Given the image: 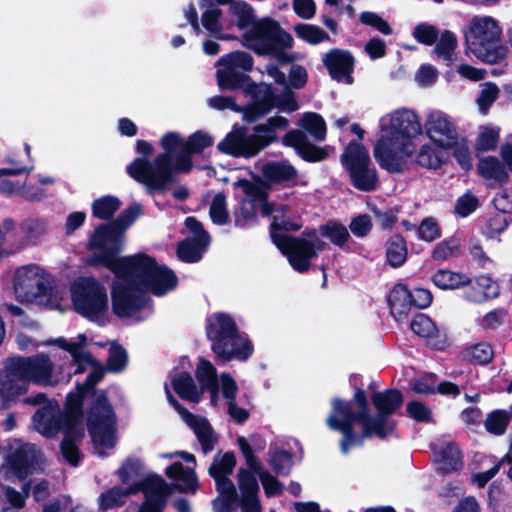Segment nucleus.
I'll list each match as a JSON object with an SVG mask.
<instances>
[{
    "label": "nucleus",
    "mask_w": 512,
    "mask_h": 512,
    "mask_svg": "<svg viewBox=\"0 0 512 512\" xmlns=\"http://www.w3.org/2000/svg\"><path fill=\"white\" fill-rule=\"evenodd\" d=\"M370 399L375 408L374 416L370 414L368 396L362 387L354 388L349 401L339 397L331 401V413L325 423L330 430L342 433L339 446L343 454L353 446H362L365 439L385 440L396 430L397 422L391 416L403 406V393L397 388H388L374 391Z\"/></svg>",
    "instance_id": "obj_1"
},
{
    "label": "nucleus",
    "mask_w": 512,
    "mask_h": 512,
    "mask_svg": "<svg viewBox=\"0 0 512 512\" xmlns=\"http://www.w3.org/2000/svg\"><path fill=\"white\" fill-rule=\"evenodd\" d=\"M141 214L142 205L134 203L122 210L115 219L99 224L86 244L90 252L86 264L93 268H105L121 259L125 232Z\"/></svg>",
    "instance_id": "obj_2"
},
{
    "label": "nucleus",
    "mask_w": 512,
    "mask_h": 512,
    "mask_svg": "<svg viewBox=\"0 0 512 512\" xmlns=\"http://www.w3.org/2000/svg\"><path fill=\"white\" fill-rule=\"evenodd\" d=\"M160 145L163 152L153 162L148 158L137 157L127 167V174L136 182L146 186L149 193L164 192L175 182L174 173L177 169V155L184 150L185 141L177 132L165 133Z\"/></svg>",
    "instance_id": "obj_3"
},
{
    "label": "nucleus",
    "mask_w": 512,
    "mask_h": 512,
    "mask_svg": "<svg viewBox=\"0 0 512 512\" xmlns=\"http://www.w3.org/2000/svg\"><path fill=\"white\" fill-rule=\"evenodd\" d=\"M105 268L116 278L130 279L143 291L155 296H163L178 285L176 273L166 265H159L153 256L146 253L124 256Z\"/></svg>",
    "instance_id": "obj_4"
},
{
    "label": "nucleus",
    "mask_w": 512,
    "mask_h": 512,
    "mask_svg": "<svg viewBox=\"0 0 512 512\" xmlns=\"http://www.w3.org/2000/svg\"><path fill=\"white\" fill-rule=\"evenodd\" d=\"M91 367L92 370L85 381L77 383L80 389L95 398L87 411V430L96 446L113 448L116 444V415L108 399L107 391L96 389V385L104 379L107 369L99 361H96Z\"/></svg>",
    "instance_id": "obj_5"
},
{
    "label": "nucleus",
    "mask_w": 512,
    "mask_h": 512,
    "mask_svg": "<svg viewBox=\"0 0 512 512\" xmlns=\"http://www.w3.org/2000/svg\"><path fill=\"white\" fill-rule=\"evenodd\" d=\"M205 334L218 365L232 360L245 362L254 353L252 341L240 335L235 319L228 313L210 315L206 320Z\"/></svg>",
    "instance_id": "obj_6"
},
{
    "label": "nucleus",
    "mask_w": 512,
    "mask_h": 512,
    "mask_svg": "<svg viewBox=\"0 0 512 512\" xmlns=\"http://www.w3.org/2000/svg\"><path fill=\"white\" fill-rule=\"evenodd\" d=\"M245 46L259 56H269L285 66L298 60V55L290 53L294 45L293 37L280 23L271 17H264L243 34Z\"/></svg>",
    "instance_id": "obj_7"
},
{
    "label": "nucleus",
    "mask_w": 512,
    "mask_h": 512,
    "mask_svg": "<svg viewBox=\"0 0 512 512\" xmlns=\"http://www.w3.org/2000/svg\"><path fill=\"white\" fill-rule=\"evenodd\" d=\"M87 396L90 394L76 384V390L66 396L63 411H60L56 401L40 406L32 416L35 429L43 436L52 438L60 432L61 427L84 428L83 405Z\"/></svg>",
    "instance_id": "obj_8"
},
{
    "label": "nucleus",
    "mask_w": 512,
    "mask_h": 512,
    "mask_svg": "<svg viewBox=\"0 0 512 512\" xmlns=\"http://www.w3.org/2000/svg\"><path fill=\"white\" fill-rule=\"evenodd\" d=\"M501 34L502 29L494 18L475 17L465 32V39L478 58L489 64H498L507 56V48L500 44Z\"/></svg>",
    "instance_id": "obj_9"
},
{
    "label": "nucleus",
    "mask_w": 512,
    "mask_h": 512,
    "mask_svg": "<svg viewBox=\"0 0 512 512\" xmlns=\"http://www.w3.org/2000/svg\"><path fill=\"white\" fill-rule=\"evenodd\" d=\"M340 162L348 173L350 184L358 191L372 192L378 188L379 176L366 147L351 140L340 155Z\"/></svg>",
    "instance_id": "obj_10"
},
{
    "label": "nucleus",
    "mask_w": 512,
    "mask_h": 512,
    "mask_svg": "<svg viewBox=\"0 0 512 512\" xmlns=\"http://www.w3.org/2000/svg\"><path fill=\"white\" fill-rule=\"evenodd\" d=\"M74 310L91 322H99L108 311L107 290L92 276L79 277L71 285Z\"/></svg>",
    "instance_id": "obj_11"
},
{
    "label": "nucleus",
    "mask_w": 512,
    "mask_h": 512,
    "mask_svg": "<svg viewBox=\"0 0 512 512\" xmlns=\"http://www.w3.org/2000/svg\"><path fill=\"white\" fill-rule=\"evenodd\" d=\"M118 279L111 286V307L112 313L123 319L144 309L149 298L144 295L141 286L130 279Z\"/></svg>",
    "instance_id": "obj_12"
},
{
    "label": "nucleus",
    "mask_w": 512,
    "mask_h": 512,
    "mask_svg": "<svg viewBox=\"0 0 512 512\" xmlns=\"http://www.w3.org/2000/svg\"><path fill=\"white\" fill-rule=\"evenodd\" d=\"M422 133L418 115L409 109L397 110L390 119V145L407 156L414 151L412 139Z\"/></svg>",
    "instance_id": "obj_13"
},
{
    "label": "nucleus",
    "mask_w": 512,
    "mask_h": 512,
    "mask_svg": "<svg viewBox=\"0 0 512 512\" xmlns=\"http://www.w3.org/2000/svg\"><path fill=\"white\" fill-rule=\"evenodd\" d=\"M274 245L287 257L291 267L306 273L311 267V260L318 256L314 251L313 242L299 236H276Z\"/></svg>",
    "instance_id": "obj_14"
},
{
    "label": "nucleus",
    "mask_w": 512,
    "mask_h": 512,
    "mask_svg": "<svg viewBox=\"0 0 512 512\" xmlns=\"http://www.w3.org/2000/svg\"><path fill=\"white\" fill-rule=\"evenodd\" d=\"M245 95L251 97V102L242 109L243 120L247 123H254L268 115L277 105L275 87L271 83H251L246 87Z\"/></svg>",
    "instance_id": "obj_15"
},
{
    "label": "nucleus",
    "mask_w": 512,
    "mask_h": 512,
    "mask_svg": "<svg viewBox=\"0 0 512 512\" xmlns=\"http://www.w3.org/2000/svg\"><path fill=\"white\" fill-rule=\"evenodd\" d=\"M17 364V369L24 377L27 385L32 382L35 384L48 385L51 383L53 373V363L48 355L39 353L36 355L12 356Z\"/></svg>",
    "instance_id": "obj_16"
},
{
    "label": "nucleus",
    "mask_w": 512,
    "mask_h": 512,
    "mask_svg": "<svg viewBox=\"0 0 512 512\" xmlns=\"http://www.w3.org/2000/svg\"><path fill=\"white\" fill-rule=\"evenodd\" d=\"M425 129L427 136L440 148L450 149L458 144L455 124L443 112L430 113L425 122Z\"/></svg>",
    "instance_id": "obj_17"
},
{
    "label": "nucleus",
    "mask_w": 512,
    "mask_h": 512,
    "mask_svg": "<svg viewBox=\"0 0 512 512\" xmlns=\"http://www.w3.org/2000/svg\"><path fill=\"white\" fill-rule=\"evenodd\" d=\"M329 76L337 82L348 85L354 83L353 73L355 69V57L351 51L340 48H332L322 58Z\"/></svg>",
    "instance_id": "obj_18"
},
{
    "label": "nucleus",
    "mask_w": 512,
    "mask_h": 512,
    "mask_svg": "<svg viewBox=\"0 0 512 512\" xmlns=\"http://www.w3.org/2000/svg\"><path fill=\"white\" fill-rule=\"evenodd\" d=\"M16 367L13 357H8L0 370V396L4 402L15 401L27 392L28 385Z\"/></svg>",
    "instance_id": "obj_19"
},
{
    "label": "nucleus",
    "mask_w": 512,
    "mask_h": 512,
    "mask_svg": "<svg viewBox=\"0 0 512 512\" xmlns=\"http://www.w3.org/2000/svg\"><path fill=\"white\" fill-rule=\"evenodd\" d=\"M286 147H291L306 162H321L328 157L325 148L311 143L306 134L298 129L289 130L281 139Z\"/></svg>",
    "instance_id": "obj_20"
},
{
    "label": "nucleus",
    "mask_w": 512,
    "mask_h": 512,
    "mask_svg": "<svg viewBox=\"0 0 512 512\" xmlns=\"http://www.w3.org/2000/svg\"><path fill=\"white\" fill-rule=\"evenodd\" d=\"M172 407L181 415L185 423L193 429L204 453L214 449L217 437L209 421L204 417H199L185 408L179 401Z\"/></svg>",
    "instance_id": "obj_21"
},
{
    "label": "nucleus",
    "mask_w": 512,
    "mask_h": 512,
    "mask_svg": "<svg viewBox=\"0 0 512 512\" xmlns=\"http://www.w3.org/2000/svg\"><path fill=\"white\" fill-rule=\"evenodd\" d=\"M214 139L203 131H196L185 141L184 150L177 155V169L180 173H189L193 168L192 155L202 153L213 145Z\"/></svg>",
    "instance_id": "obj_22"
},
{
    "label": "nucleus",
    "mask_w": 512,
    "mask_h": 512,
    "mask_svg": "<svg viewBox=\"0 0 512 512\" xmlns=\"http://www.w3.org/2000/svg\"><path fill=\"white\" fill-rule=\"evenodd\" d=\"M234 188H241L245 195L252 199V201L261 202V214L263 217H273L275 214V205L269 202L268 184H266L261 177L254 175V180L250 181L246 178H240L233 183Z\"/></svg>",
    "instance_id": "obj_23"
},
{
    "label": "nucleus",
    "mask_w": 512,
    "mask_h": 512,
    "mask_svg": "<svg viewBox=\"0 0 512 512\" xmlns=\"http://www.w3.org/2000/svg\"><path fill=\"white\" fill-rule=\"evenodd\" d=\"M63 439L60 443V452L64 460L72 467H78L83 459L80 444L85 437L84 428L61 427Z\"/></svg>",
    "instance_id": "obj_24"
},
{
    "label": "nucleus",
    "mask_w": 512,
    "mask_h": 512,
    "mask_svg": "<svg viewBox=\"0 0 512 512\" xmlns=\"http://www.w3.org/2000/svg\"><path fill=\"white\" fill-rule=\"evenodd\" d=\"M373 156L378 165L388 173L401 174L407 169L405 158L398 155L383 138L374 145Z\"/></svg>",
    "instance_id": "obj_25"
},
{
    "label": "nucleus",
    "mask_w": 512,
    "mask_h": 512,
    "mask_svg": "<svg viewBox=\"0 0 512 512\" xmlns=\"http://www.w3.org/2000/svg\"><path fill=\"white\" fill-rule=\"evenodd\" d=\"M165 475L177 482H182L175 486L180 493H195L199 489V482L194 468L184 467V465L176 461L165 469Z\"/></svg>",
    "instance_id": "obj_26"
},
{
    "label": "nucleus",
    "mask_w": 512,
    "mask_h": 512,
    "mask_svg": "<svg viewBox=\"0 0 512 512\" xmlns=\"http://www.w3.org/2000/svg\"><path fill=\"white\" fill-rule=\"evenodd\" d=\"M479 175L485 180H492L489 186L501 187L509 182L510 170L495 156H486L479 159L477 164Z\"/></svg>",
    "instance_id": "obj_27"
},
{
    "label": "nucleus",
    "mask_w": 512,
    "mask_h": 512,
    "mask_svg": "<svg viewBox=\"0 0 512 512\" xmlns=\"http://www.w3.org/2000/svg\"><path fill=\"white\" fill-rule=\"evenodd\" d=\"M410 297V289L403 283L395 284L390 291L387 302L397 322H404L408 319L412 310Z\"/></svg>",
    "instance_id": "obj_28"
},
{
    "label": "nucleus",
    "mask_w": 512,
    "mask_h": 512,
    "mask_svg": "<svg viewBox=\"0 0 512 512\" xmlns=\"http://www.w3.org/2000/svg\"><path fill=\"white\" fill-rule=\"evenodd\" d=\"M263 181L270 187L271 184L291 182L297 177L296 168L287 162L270 161L262 166Z\"/></svg>",
    "instance_id": "obj_29"
},
{
    "label": "nucleus",
    "mask_w": 512,
    "mask_h": 512,
    "mask_svg": "<svg viewBox=\"0 0 512 512\" xmlns=\"http://www.w3.org/2000/svg\"><path fill=\"white\" fill-rule=\"evenodd\" d=\"M39 275L32 266L18 268L13 278V289L22 301L31 302V295Z\"/></svg>",
    "instance_id": "obj_30"
},
{
    "label": "nucleus",
    "mask_w": 512,
    "mask_h": 512,
    "mask_svg": "<svg viewBox=\"0 0 512 512\" xmlns=\"http://www.w3.org/2000/svg\"><path fill=\"white\" fill-rule=\"evenodd\" d=\"M436 457L438 472L442 475L458 471L463 466L461 450L454 442L444 444Z\"/></svg>",
    "instance_id": "obj_31"
},
{
    "label": "nucleus",
    "mask_w": 512,
    "mask_h": 512,
    "mask_svg": "<svg viewBox=\"0 0 512 512\" xmlns=\"http://www.w3.org/2000/svg\"><path fill=\"white\" fill-rule=\"evenodd\" d=\"M171 385L175 393L183 400L199 403L202 399V391L196 386L189 372L183 371L171 379Z\"/></svg>",
    "instance_id": "obj_32"
},
{
    "label": "nucleus",
    "mask_w": 512,
    "mask_h": 512,
    "mask_svg": "<svg viewBox=\"0 0 512 512\" xmlns=\"http://www.w3.org/2000/svg\"><path fill=\"white\" fill-rule=\"evenodd\" d=\"M211 241L185 238L181 240L177 245V257L185 263H197L199 262L205 251L208 249Z\"/></svg>",
    "instance_id": "obj_33"
},
{
    "label": "nucleus",
    "mask_w": 512,
    "mask_h": 512,
    "mask_svg": "<svg viewBox=\"0 0 512 512\" xmlns=\"http://www.w3.org/2000/svg\"><path fill=\"white\" fill-rule=\"evenodd\" d=\"M385 247L386 262L392 268H400L406 263L408 247L405 238L401 234L395 233L391 235L387 239Z\"/></svg>",
    "instance_id": "obj_34"
},
{
    "label": "nucleus",
    "mask_w": 512,
    "mask_h": 512,
    "mask_svg": "<svg viewBox=\"0 0 512 512\" xmlns=\"http://www.w3.org/2000/svg\"><path fill=\"white\" fill-rule=\"evenodd\" d=\"M217 83L221 90L234 91L243 89L245 92L246 87L254 83L251 77L243 72L231 69L228 66H223V69L217 71Z\"/></svg>",
    "instance_id": "obj_35"
},
{
    "label": "nucleus",
    "mask_w": 512,
    "mask_h": 512,
    "mask_svg": "<svg viewBox=\"0 0 512 512\" xmlns=\"http://www.w3.org/2000/svg\"><path fill=\"white\" fill-rule=\"evenodd\" d=\"M431 280L441 290H456L471 284V279L466 274L447 269H438Z\"/></svg>",
    "instance_id": "obj_36"
},
{
    "label": "nucleus",
    "mask_w": 512,
    "mask_h": 512,
    "mask_svg": "<svg viewBox=\"0 0 512 512\" xmlns=\"http://www.w3.org/2000/svg\"><path fill=\"white\" fill-rule=\"evenodd\" d=\"M273 138L264 137L262 133L248 134L245 127L242 149L240 150V157L251 158L259 154L262 150L267 148L273 143Z\"/></svg>",
    "instance_id": "obj_37"
},
{
    "label": "nucleus",
    "mask_w": 512,
    "mask_h": 512,
    "mask_svg": "<svg viewBox=\"0 0 512 512\" xmlns=\"http://www.w3.org/2000/svg\"><path fill=\"white\" fill-rule=\"evenodd\" d=\"M318 232L322 237L328 238L332 244L342 249L350 238L346 226L336 220H329L325 224L320 225Z\"/></svg>",
    "instance_id": "obj_38"
},
{
    "label": "nucleus",
    "mask_w": 512,
    "mask_h": 512,
    "mask_svg": "<svg viewBox=\"0 0 512 512\" xmlns=\"http://www.w3.org/2000/svg\"><path fill=\"white\" fill-rule=\"evenodd\" d=\"M119 198L105 195L97 198L92 203V215L94 218L110 221L121 206Z\"/></svg>",
    "instance_id": "obj_39"
},
{
    "label": "nucleus",
    "mask_w": 512,
    "mask_h": 512,
    "mask_svg": "<svg viewBox=\"0 0 512 512\" xmlns=\"http://www.w3.org/2000/svg\"><path fill=\"white\" fill-rule=\"evenodd\" d=\"M268 463L273 471L280 476H288L293 466V453L279 447L270 449Z\"/></svg>",
    "instance_id": "obj_40"
},
{
    "label": "nucleus",
    "mask_w": 512,
    "mask_h": 512,
    "mask_svg": "<svg viewBox=\"0 0 512 512\" xmlns=\"http://www.w3.org/2000/svg\"><path fill=\"white\" fill-rule=\"evenodd\" d=\"M195 377L200 385L202 393L205 392V389H212L215 391L216 385L219 384L216 368L209 360L204 358H200L197 364Z\"/></svg>",
    "instance_id": "obj_41"
},
{
    "label": "nucleus",
    "mask_w": 512,
    "mask_h": 512,
    "mask_svg": "<svg viewBox=\"0 0 512 512\" xmlns=\"http://www.w3.org/2000/svg\"><path fill=\"white\" fill-rule=\"evenodd\" d=\"M300 126L316 141L326 138V123L324 118L316 112H306L300 119Z\"/></svg>",
    "instance_id": "obj_42"
},
{
    "label": "nucleus",
    "mask_w": 512,
    "mask_h": 512,
    "mask_svg": "<svg viewBox=\"0 0 512 512\" xmlns=\"http://www.w3.org/2000/svg\"><path fill=\"white\" fill-rule=\"evenodd\" d=\"M244 131V126L234 128L218 143L217 149L223 154L239 158V152L242 149Z\"/></svg>",
    "instance_id": "obj_43"
},
{
    "label": "nucleus",
    "mask_w": 512,
    "mask_h": 512,
    "mask_svg": "<svg viewBox=\"0 0 512 512\" xmlns=\"http://www.w3.org/2000/svg\"><path fill=\"white\" fill-rule=\"evenodd\" d=\"M172 486L160 475H151L145 478V498L168 500L172 494Z\"/></svg>",
    "instance_id": "obj_44"
},
{
    "label": "nucleus",
    "mask_w": 512,
    "mask_h": 512,
    "mask_svg": "<svg viewBox=\"0 0 512 512\" xmlns=\"http://www.w3.org/2000/svg\"><path fill=\"white\" fill-rule=\"evenodd\" d=\"M230 13L237 17V26L240 30L252 28L258 22L253 8L245 1L237 0L229 7Z\"/></svg>",
    "instance_id": "obj_45"
},
{
    "label": "nucleus",
    "mask_w": 512,
    "mask_h": 512,
    "mask_svg": "<svg viewBox=\"0 0 512 512\" xmlns=\"http://www.w3.org/2000/svg\"><path fill=\"white\" fill-rule=\"evenodd\" d=\"M294 32L298 38L312 45H316L330 39L325 30L312 24L299 23L294 26Z\"/></svg>",
    "instance_id": "obj_46"
},
{
    "label": "nucleus",
    "mask_w": 512,
    "mask_h": 512,
    "mask_svg": "<svg viewBox=\"0 0 512 512\" xmlns=\"http://www.w3.org/2000/svg\"><path fill=\"white\" fill-rule=\"evenodd\" d=\"M281 217V215H273L269 226L270 237L273 243L276 236H291L281 232H297L303 226L299 220H293L289 216Z\"/></svg>",
    "instance_id": "obj_47"
},
{
    "label": "nucleus",
    "mask_w": 512,
    "mask_h": 512,
    "mask_svg": "<svg viewBox=\"0 0 512 512\" xmlns=\"http://www.w3.org/2000/svg\"><path fill=\"white\" fill-rule=\"evenodd\" d=\"M509 413L503 409H496L487 414L484 421L485 429L488 433L496 436L503 435L509 425Z\"/></svg>",
    "instance_id": "obj_48"
},
{
    "label": "nucleus",
    "mask_w": 512,
    "mask_h": 512,
    "mask_svg": "<svg viewBox=\"0 0 512 512\" xmlns=\"http://www.w3.org/2000/svg\"><path fill=\"white\" fill-rule=\"evenodd\" d=\"M218 65L228 66L231 69L237 70L241 68L246 72L253 69L254 59L248 52L244 51H233L218 60Z\"/></svg>",
    "instance_id": "obj_49"
},
{
    "label": "nucleus",
    "mask_w": 512,
    "mask_h": 512,
    "mask_svg": "<svg viewBox=\"0 0 512 512\" xmlns=\"http://www.w3.org/2000/svg\"><path fill=\"white\" fill-rule=\"evenodd\" d=\"M235 466V454L232 451H228L221 456L219 461L216 458L213 460L208 469V473L213 479L228 477L232 474Z\"/></svg>",
    "instance_id": "obj_50"
},
{
    "label": "nucleus",
    "mask_w": 512,
    "mask_h": 512,
    "mask_svg": "<svg viewBox=\"0 0 512 512\" xmlns=\"http://www.w3.org/2000/svg\"><path fill=\"white\" fill-rule=\"evenodd\" d=\"M461 253L460 242L457 238L451 237L440 241L432 250L431 258L437 262H443L450 257H456Z\"/></svg>",
    "instance_id": "obj_51"
},
{
    "label": "nucleus",
    "mask_w": 512,
    "mask_h": 512,
    "mask_svg": "<svg viewBox=\"0 0 512 512\" xmlns=\"http://www.w3.org/2000/svg\"><path fill=\"white\" fill-rule=\"evenodd\" d=\"M289 126V120L280 115L269 117L265 123L254 126L253 131L262 133L264 137L273 138V143L278 141L277 130L286 129Z\"/></svg>",
    "instance_id": "obj_52"
},
{
    "label": "nucleus",
    "mask_w": 512,
    "mask_h": 512,
    "mask_svg": "<svg viewBox=\"0 0 512 512\" xmlns=\"http://www.w3.org/2000/svg\"><path fill=\"white\" fill-rule=\"evenodd\" d=\"M128 364V354L126 349L120 344H112L108 351L106 369L109 372L119 373L123 371Z\"/></svg>",
    "instance_id": "obj_53"
},
{
    "label": "nucleus",
    "mask_w": 512,
    "mask_h": 512,
    "mask_svg": "<svg viewBox=\"0 0 512 512\" xmlns=\"http://www.w3.org/2000/svg\"><path fill=\"white\" fill-rule=\"evenodd\" d=\"M456 47V35L450 30H445L441 33L439 40L436 41L434 51L438 57L450 62L453 59Z\"/></svg>",
    "instance_id": "obj_54"
},
{
    "label": "nucleus",
    "mask_w": 512,
    "mask_h": 512,
    "mask_svg": "<svg viewBox=\"0 0 512 512\" xmlns=\"http://www.w3.org/2000/svg\"><path fill=\"white\" fill-rule=\"evenodd\" d=\"M209 215L216 225H225L229 222V213L226 207V195L224 192L215 194L209 208Z\"/></svg>",
    "instance_id": "obj_55"
},
{
    "label": "nucleus",
    "mask_w": 512,
    "mask_h": 512,
    "mask_svg": "<svg viewBox=\"0 0 512 512\" xmlns=\"http://www.w3.org/2000/svg\"><path fill=\"white\" fill-rule=\"evenodd\" d=\"M511 223V216L505 213H496L487 220L484 234L487 238L494 239L503 233Z\"/></svg>",
    "instance_id": "obj_56"
},
{
    "label": "nucleus",
    "mask_w": 512,
    "mask_h": 512,
    "mask_svg": "<svg viewBox=\"0 0 512 512\" xmlns=\"http://www.w3.org/2000/svg\"><path fill=\"white\" fill-rule=\"evenodd\" d=\"M411 330L418 336L429 338L435 335L437 327L432 319L423 314L416 313L410 323Z\"/></svg>",
    "instance_id": "obj_57"
},
{
    "label": "nucleus",
    "mask_w": 512,
    "mask_h": 512,
    "mask_svg": "<svg viewBox=\"0 0 512 512\" xmlns=\"http://www.w3.org/2000/svg\"><path fill=\"white\" fill-rule=\"evenodd\" d=\"M126 494L120 486H115L101 493L99 497V506L104 509H112L125 504Z\"/></svg>",
    "instance_id": "obj_58"
},
{
    "label": "nucleus",
    "mask_w": 512,
    "mask_h": 512,
    "mask_svg": "<svg viewBox=\"0 0 512 512\" xmlns=\"http://www.w3.org/2000/svg\"><path fill=\"white\" fill-rule=\"evenodd\" d=\"M412 36L418 43L431 46L439 38V29L432 24L419 23L414 27Z\"/></svg>",
    "instance_id": "obj_59"
},
{
    "label": "nucleus",
    "mask_w": 512,
    "mask_h": 512,
    "mask_svg": "<svg viewBox=\"0 0 512 512\" xmlns=\"http://www.w3.org/2000/svg\"><path fill=\"white\" fill-rule=\"evenodd\" d=\"M143 464L135 457L127 458L116 471L120 481L127 484L132 478L142 475Z\"/></svg>",
    "instance_id": "obj_60"
},
{
    "label": "nucleus",
    "mask_w": 512,
    "mask_h": 512,
    "mask_svg": "<svg viewBox=\"0 0 512 512\" xmlns=\"http://www.w3.org/2000/svg\"><path fill=\"white\" fill-rule=\"evenodd\" d=\"M275 108L280 112L292 113L299 109V103L296 99V94L289 88V85L283 88V91L278 94L275 88Z\"/></svg>",
    "instance_id": "obj_61"
},
{
    "label": "nucleus",
    "mask_w": 512,
    "mask_h": 512,
    "mask_svg": "<svg viewBox=\"0 0 512 512\" xmlns=\"http://www.w3.org/2000/svg\"><path fill=\"white\" fill-rule=\"evenodd\" d=\"M417 236L420 240L432 242L441 237V228L434 217L424 218L417 227Z\"/></svg>",
    "instance_id": "obj_62"
},
{
    "label": "nucleus",
    "mask_w": 512,
    "mask_h": 512,
    "mask_svg": "<svg viewBox=\"0 0 512 512\" xmlns=\"http://www.w3.org/2000/svg\"><path fill=\"white\" fill-rule=\"evenodd\" d=\"M407 415L419 423L433 422V414L430 408L423 402L412 400L406 405Z\"/></svg>",
    "instance_id": "obj_63"
},
{
    "label": "nucleus",
    "mask_w": 512,
    "mask_h": 512,
    "mask_svg": "<svg viewBox=\"0 0 512 512\" xmlns=\"http://www.w3.org/2000/svg\"><path fill=\"white\" fill-rule=\"evenodd\" d=\"M256 475V473L246 470V468H240L238 470V486L242 496L258 494L259 485L256 479Z\"/></svg>",
    "instance_id": "obj_64"
}]
</instances>
